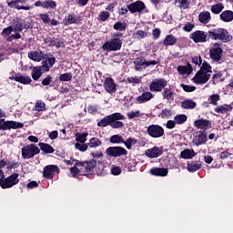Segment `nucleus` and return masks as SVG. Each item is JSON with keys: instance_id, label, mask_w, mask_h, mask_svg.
Returning a JSON list of instances; mask_svg holds the SVG:
<instances>
[{"instance_id": "f257e3e1", "label": "nucleus", "mask_w": 233, "mask_h": 233, "mask_svg": "<svg viewBox=\"0 0 233 233\" xmlns=\"http://www.w3.org/2000/svg\"><path fill=\"white\" fill-rule=\"evenodd\" d=\"M209 37L214 39V41H222V43H228L232 41V35L228 34V31L225 28H217L211 31H208Z\"/></svg>"}, {"instance_id": "f03ea898", "label": "nucleus", "mask_w": 233, "mask_h": 233, "mask_svg": "<svg viewBox=\"0 0 233 233\" xmlns=\"http://www.w3.org/2000/svg\"><path fill=\"white\" fill-rule=\"evenodd\" d=\"M123 45V41L119 38V35H114L110 40L106 41L102 48L106 52H117V50H121V46Z\"/></svg>"}, {"instance_id": "7ed1b4c3", "label": "nucleus", "mask_w": 233, "mask_h": 233, "mask_svg": "<svg viewBox=\"0 0 233 233\" xmlns=\"http://www.w3.org/2000/svg\"><path fill=\"white\" fill-rule=\"evenodd\" d=\"M41 150L34 144L22 147V157L24 159H32L34 156H37Z\"/></svg>"}, {"instance_id": "20e7f679", "label": "nucleus", "mask_w": 233, "mask_h": 233, "mask_svg": "<svg viewBox=\"0 0 233 233\" xmlns=\"http://www.w3.org/2000/svg\"><path fill=\"white\" fill-rule=\"evenodd\" d=\"M17 183H19V174L17 173H14L6 178H0V187L2 188H12Z\"/></svg>"}, {"instance_id": "39448f33", "label": "nucleus", "mask_w": 233, "mask_h": 233, "mask_svg": "<svg viewBox=\"0 0 233 233\" xmlns=\"http://www.w3.org/2000/svg\"><path fill=\"white\" fill-rule=\"evenodd\" d=\"M167 85H168V82L166 79L156 78L150 83L149 90L151 92H161L162 90H165V88H167Z\"/></svg>"}, {"instance_id": "423d86ee", "label": "nucleus", "mask_w": 233, "mask_h": 233, "mask_svg": "<svg viewBox=\"0 0 233 233\" xmlns=\"http://www.w3.org/2000/svg\"><path fill=\"white\" fill-rule=\"evenodd\" d=\"M189 38L195 43H207L208 41V35L205 31L197 30L190 34Z\"/></svg>"}, {"instance_id": "0eeeda50", "label": "nucleus", "mask_w": 233, "mask_h": 233, "mask_svg": "<svg viewBox=\"0 0 233 233\" xmlns=\"http://www.w3.org/2000/svg\"><path fill=\"white\" fill-rule=\"evenodd\" d=\"M114 119H125V116L121 113H114L105 116L102 120L97 123V127H108Z\"/></svg>"}, {"instance_id": "6e6552de", "label": "nucleus", "mask_w": 233, "mask_h": 233, "mask_svg": "<svg viewBox=\"0 0 233 233\" xmlns=\"http://www.w3.org/2000/svg\"><path fill=\"white\" fill-rule=\"evenodd\" d=\"M147 134L150 137H163L165 135V129L159 125H151L147 127Z\"/></svg>"}, {"instance_id": "1a4fd4ad", "label": "nucleus", "mask_w": 233, "mask_h": 233, "mask_svg": "<svg viewBox=\"0 0 233 233\" xmlns=\"http://www.w3.org/2000/svg\"><path fill=\"white\" fill-rule=\"evenodd\" d=\"M134 63L136 70H145V68H148V66L157 65V61H148L145 58H137Z\"/></svg>"}, {"instance_id": "9d476101", "label": "nucleus", "mask_w": 233, "mask_h": 233, "mask_svg": "<svg viewBox=\"0 0 233 233\" xmlns=\"http://www.w3.org/2000/svg\"><path fill=\"white\" fill-rule=\"evenodd\" d=\"M209 56L213 61H221V56H223V49L221 48V46L215 43L209 49Z\"/></svg>"}, {"instance_id": "9b49d317", "label": "nucleus", "mask_w": 233, "mask_h": 233, "mask_svg": "<svg viewBox=\"0 0 233 233\" xmlns=\"http://www.w3.org/2000/svg\"><path fill=\"white\" fill-rule=\"evenodd\" d=\"M23 123L15 122V121H6L5 119H0V130H10L12 128H23Z\"/></svg>"}, {"instance_id": "f8f14e48", "label": "nucleus", "mask_w": 233, "mask_h": 233, "mask_svg": "<svg viewBox=\"0 0 233 233\" xmlns=\"http://www.w3.org/2000/svg\"><path fill=\"white\" fill-rule=\"evenodd\" d=\"M106 154L111 157H119L121 156H127V149L121 147H111L106 150Z\"/></svg>"}, {"instance_id": "ddd939ff", "label": "nucleus", "mask_w": 233, "mask_h": 233, "mask_svg": "<svg viewBox=\"0 0 233 233\" xmlns=\"http://www.w3.org/2000/svg\"><path fill=\"white\" fill-rule=\"evenodd\" d=\"M207 141H208L207 133H205L203 131H197L193 135L192 143L196 147H199L200 145H205V143H207Z\"/></svg>"}, {"instance_id": "4468645a", "label": "nucleus", "mask_w": 233, "mask_h": 233, "mask_svg": "<svg viewBox=\"0 0 233 233\" xmlns=\"http://www.w3.org/2000/svg\"><path fill=\"white\" fill-rule=\"evenodd\" d=\"M76 167H81V170L86 174L92 172L96 167H97V162L94 159L87 162H79L76 164Z\"/></svg>"}, {"instance_id": "2eb2a0df", "label": "nucleus", "mask_w": 233, "mask_h": 233, "mask_svg": "<svg viewBox=\"0 0 233 233\" xmlns=\"http://www.w3.org/2000/svg\"><path fill=\"white\" fill-rule=\"evenodd\" d=\"M104 88L107 94H116L117 92V85L112 77H106L104 82Z\"/></svg>"}, {"instance_id": "dca6fc26", "label": "nucleus", "mask_w": 233, "mask_h": 233, "mask_svg": "<svg viewBox=\"0 0 233 233\" xmlns=\"http://www.w3.org/2000/svg\"><path fill=\"white\" fill-rule=\"evenodd\" d=\"M56 174H59V167L49 165L44 167V177L46 179H52Z\"/></svg>"}, {"instance_id": "f3484780", "label": "nucleus", "mask_w": 233, "mask_h": 233, "mask_svg": "<svg viewBox=\"0 0 233 233\" xmlns=\"http://www.w3.org/2000/svg\"><path fill=\"white\" fill-rule=\"evenodd\" d=\"M209 79L210 76L201 71H198L195 76L192 78V81L196 85H205L206 83H208Z\"/></svg>"}, {"instance_id": "a211bd4d", "label": "nucleus", "mask_w": 233, "mask_h": 233, "mask_svg": "<svg viewBox=\"0 0 233 233\" xmlns=\"http://www.w3.org/2000/svg\"><path fill=\"white\" fill-rule=\"evenodd\" d=\"M25 0H13L7 3L9 8H15V10H30V6H25Z\"/></svg>"}, {"instance_id": "6ab92c4d", "label": "nucleus", "mask_w": 233, "mask_h": 233, "mask_svg": "<svg viewBox=\"0 0 233 233\" xmlns=\"http://www.w3.org/2000/svg\"><path fill=\"white\" fill-rule=\"evenodd\" d=\"M127 8L131 14H136L137 12H143L145 10V3L141 1H137L135 3H131L127 5Z\"/></svg>"}, {"instance_id": "aec40b11", "label": "nucleus", "mask_w": 233, "mask_h": 233, "mask_svg": "<svg viewBox=\"0 0 233 233\" xmlns=\"http://www.w3.org/2000/svg\"><path fill=\"white\" fill-rule=\"evenodd\" d=\"M194 127L198 128L199 130H208L212 127L210 122L207 119H198L194 122Z\"/></svg>"}, {"instance_id": "412c9836", "label": "nucleus", "mask_w": 233, "mask_h": 233, "mask_svg": "<svg viewBox=\"0 0 233 233\" xmlns=\"http://www.w3.org/2000/svg\"><path fill=\"white\" fill-rule=\"evenodd\" d=\"M174 96H176V93L168 87H165L162 91L163 99L167 103H172V101H174Z\"/></svg>"}, {"instance_id": "4be33fe9", "label": "nucleus", "mask_w": 233, "mask_h": 233, "mask_svg": "<svg viewBox=\"0 0 233 233\" xmlns=\"http://www.w3.org/2000/svg\"><path fill=\"white\" fill-rule=\"evenodd\" d=\"M151 99H154V94L151 92H144L137 97L136 101L141 105L143 103H147V101H150Z\"/></svg>"}, {"instance_id": "5701e85b", "label": "nucleus", "mask_w": 233, "mask_h": 233, "mask_svg": "<svg viewBox=\"0 0 233 233\" xmlns=\"http://www.w3.org/2000/svg\"><path fill=\"white\" fill-rule=\"evenodd\" d=\"M161 154H163V150H161V148H159L157 147H154L146 151V156H147V157H151V158L159 157V156H161Z\"/></svg>"}, {"instance_id": "b1692460", "label": "nucleus", "mask_w": 233, "mask_h": 233, "mask_svg": "<svg viewBox=\"0 0 233 233\" xmlns=\"http://www.w3.org/2000/svg\"><path fill=\"white\" fill-rule=\"evenodd\" d=\"M28 57L29 59H32V61H36L39 63L40 61H43L45 54L41 52V50L32 51L28 54Z\"/></svg>"}, {"instance_id": "393cba45", "label": "nucleus", "mask_w": 233, "mask_h": 233, "mask_svg": "<svg viewBox=\"0 0 233 233\" xmlns=\"http://www.w3.org/2000/svg\"><path fill=\"white\" fill-rule=\"evenodd\" d=\"M150 174H152V176H160L165 177V176H168V169L163 167H155L150 169Z\"/></svg>"}, {"instance_id": "a878e982", "label": "nucleus", "mask_w": 233, "mask_h": 233, "mask_svg": "<svg viewBox=\"0 0 233 233\" xmlns=\"http://www.w3.org/2000/svg\"><path fill=\"white\" fill-rule=\"evenodd\" d=\"M232 110V106L230 105H221V106H218L217 107H215L214 112H216V114H227L228 112H230Z\"/></svg>"}, {"instance_id": "bb28decb", "label": "nucleus", "mask_w": 233, "mask_h": 233, "mask_svg": "<svg viewBox=\"0 0 233 233\" xmlns=\"http://www.w3.org/2000/svg\"><path fill=\"white\" fill-rule=\"evenodd\" d=\"M220 19L224 23H230L233 21V12L230 10H226L220 14Z\"/></svg>"}, {"instance_id": "cd10ccee", "label": "nucleus", "mask_w": 233, "mask_h": 233, "mask_svg": "<svg viewBox=\"0 0 233 233\" xmlns=\"http://www.w3.org/2000/svg\"><path fill=\"white\" fill-rule=\"evenodd\" d=\"M210 19H211L210 12L208 11L201 12L198 15V21L200 23H203V25H207L208 23H210Z\"/></svg>"}, {"instance_id": "c85d7f7f", "label": "nucleus", "mask_w": 233, "mask_h": 233, "mask_svg": "<svg viewBox=\"0 0 233 233\" xmlns=\"http://www.w3.org/2000/svg\"><path fill=\"white\" fill-rule=\"evenodd\" d=\"M198 71L202 72L203 74L208 75L209 77H211V76H212V66H209V64L205 60L202 62L200 70H198Z\"/></svg>"}, {"instance_id": "c756f323", "label": "nucleus", "mask_w": 233, "mask_h": 233, "mask_svg": "<svg viewBox=\"0 0 233 233\" xmlns=\"http://www.w3.org/2000/svg\"><path fill=\"white\" fill-rule=\"evenodd\" d=\"M10 79H14L15 81H17L18 83H22V85H30L32 83V78L30 76H18L15 77H10Z\"/></svg>"}, {"instance_id": "7c9ffc66", "label": "nucleus", "mask_w": 233, "mask_h": 233, "mask_svg": "<svg viewBox=\"0 0 233 233\" xmlns=\"http://www.w3.org/2000/svg\"><path fill=\"white\" fill-rule=\"evenodd\" d=\"M177 39L175 38L174 35H168L166 36V38L164 39L163 45L165 46H174V44L177 43Z\"/></svg>"}, {"instance_id": "2f4dec72", "label": "nucleus", "mask_w": 233, "mask_h": 233, "mask_svg": "<svg viewBox=\"0 0 233 233\" xmlns=\"http://www.w3.org/2000/svg\"><path fill=\"white\" fill-rule=\"evenodd\" d=\"M31 76H32L34 81H37L39 79V77H41L43 76L41 67H39V66L33 67Z\"/></svg>"}, {"instance_id": "473e14b6", "label": "nucleus", "mask_w": 233, "mask_h": 233, "mask_svg": "<svg viewBox=\"0 0 233 233\" xmlns=\"http://www.w3.org/2000/svg\"><path fill=\"white\" fill-rule=\"evenodd\" d=\"M194 156H196V153L192 149H185L180 153L183 159H192Z\"/></svg>"}, {"instance_id": "72a5a7b5", "label": "nucleus", "mask_w": 233, "mask_h": 233, "mask_svg": "<svg viewBox=\"0 0 233 233\" xmlns=\"http://www.w3.org/2000/svg\"><path fill=\"white\" fill-rule=\"evenodd\" d=\"M196 105H197L196 102H194V100H190V99L184 100L181 103L182 108H185V109L196 108Z\"/></svg>"}, {"instance_id": "f704fd0d", "label": "nucleus", "mask_w": 233, "mask_h": 233, "mask_svg": "<svg viewBox=\"0 0 233 233\" xmlns=\"http://www.w3.org/2000/svg\"><path fill=\"white\" fill-rule=\"evenodd\" d=\"M187 170L188 172H196L201 168V163L199 162H190L187 164Z\"/></svg>"}, {"instance_id": "c9c22d12", "label": "nucleus", "mask_w": 233, "mask_h": 233, "mask_svg": "<svg viewBox=\"0 0 233 233\" xmlns=\"http://www.w3.org/2000/svg\"><path fill=\"white\" fill-rule=\"evenodd\" d=\"M102 145V142L101 140H99V138H96V137H92L90 140H89V143H88V148H97V147H101Z\"/></svg>"}, {"instance_id": "e433bc0d", "label": "nucleus", "mask_w": 233, "mask_h": 233, "mask_svg": "<svg viewBox=\"0 0 233 233\" xmlns=\"http://www.w3.org/2000/svg\"><path fill=\"white\" fill-rule=\"evenodd\" d=\"M70 174L73 177H76V176H85V173L83 172V169H81V167L79 168L75 166L70 168Z\"/></svg>"}, {"instance_id": "4c0bfd02", "label": "nucleus", "mask_w": 233, "mask_h": 233, "mask_svg": "<svg viewBox=\"0 0 233 233\" xmlns=\"http://www.w3.org/2000/svg\"><path fill=\"white\" fill-rule=\"evenodd\" d=\"M224 8H225V5H223V4L218 3L211 6V12L212 14H221Z\"/></svg>"}, {"instance_id": "58836bf2", "label": "nucleus", "mask_w": 233, "mask_h": 233, "mask_svg": "<svg viewBox=\"0 0 233 233\" xmlns=\"http://www.w3.org/2000/svg\"><path fill=\"white\" fill-rule=\"evenodd\" d=\"M39 147L42 152H46V154H53L54 152V147L48 144L39 143Z\"/></svg>"}, {"instance_id": "ea45409f", "label": "nucleus", "mask_w": 233, "mask_h": 233, "mask_svg": "<svg viewBox=\"0 0 233 233\" xmlns=\"http://www.w3.org/2000/svg\"><path fill=\"white\" fill-rule=\"evenodd\" d=\"M221 99V96L219 94H213L209 96L208 102L209 105H213V106H218V101Z\"/></svg>"}, {"instance_id": "a19ab883", "label": "nucleus", "mask_w": 233, "mask_h": 233, "mask_svg": "<svg viewBox=\"0 0 233 233\" xmlns=\"http://www.w3.org/2000/svg\"><path fill=\"white\" fill-rule=\"evenodd\" d=\"M57 6V4L54 0L44 1L43 8H46L47 10H54Z\"/></svg>"}, {"instance_id": "79ce46f5", "label": "nucleus", "mask_w": 233, "mask_h": 233, "mask_svg": "<svg viewBox=\"0 0 233 233\" xmlns=\"http://www.w3.org/2000/svg\"><path fill=\"white\" fill-rule=\"evenodd\" d=\"M148 35V33L143 30H137L133 34L134 39H145Z\"/></svg>"}, {"instance_id": "37998d69", "label": "nucleus", "mask_w": 233, "mask_h": 233, "mask_svg": "<svg viewBox=\"0 0 233 233\" xmlns=\"http://www.w3.org/2000/svg\"><path fill=\"white\" fill-rule=\"evenodd\" d=\"M88 136V133H77L76 135V143H86V137Z\"/></svg>"}, {"instance_id": "c03bdc74", "label": "nucleus", "mask_w": 233, "mask_h": 233, "mask_svg": "<svg viewBox=\"0 0 233 233\" xmlns=\"http://www.w3.org/2000/svg\"><path fill=\"white\" fill-rule=\"evenodd\" d=\"M174 120L177 125H183L187 121V115H177Z\"/></svg>"}, {"instance_id": "a18cd8bd", "label": "nucleus", "mask_w": 233, "mask_h": 233, "mask_svg": "<svg viewBox=\"0 0 233 233\" xmlns=\"http://www.w3.org/2000/svg\"><path fill=\"white\" fill-rule=\"evenodd\" d=\"M75 147L76 148V150H79L80 152H86V150H88V144L76 142Z\"/></svg>"}, {"instance_id": "49530a36", "label": "nucleus", "mask_w": 233, "mask_h": 233, "mask_svg": "<svg viewBox=\"0 0 233 233\" xmlns=\"http://www.w3.org/2000/svg\"><path fill=\"white\" fill-rule=\"evenodd\" d=\"M176 3L177 5H178V8H181L182 10H187V8H188V5H190V2H188V0H178Z\"/></svg>"}, {"instance_id": "de8ad7c7", "label": "nucleus", "mask_w": 233, "mask_h": 233, "mask_svg": "<svg viewBox=\"0 0 233 233\" xmlns=\"http://www.w3.org/2000/svg\"><path fill=\"white\" fill-rule=\"evenodd\" d=\"M110 127L111 128H122L123 122H121V119H113L111 120Z\"/></svg>"}, {"instance_id": "09e8293b", "label": "nucleus", "mask_w": 233, "mask_h": 233, "mask_svg": "<svg viewBox=\"0 0 233 233\" xmlns=\"http://www.w3.org/2000/svg\"><path fill=\"white\" fill-rule=\"evenodd\" d=\"M46 106H45V102L42 101H37L35 105V110L36 112H43L46 110Z\"/></svg>"}, {"instance_id": "8fccbe9b", "label": "nucleus", "mask_w": 233, "mask_h": 233, "mask_svg": "<svg viewBox=\"0 0 233 233\" xmlns=\"http://www.w3.org/2000/svg\"><path fill=\"white\" fill-rule=\"evenodd\" d=\"M143 114L140 111H129L127 113V117L129 119H134V117H141Z\"/></svg>"}, {"instance_id": "3c124183", "label": "nucleus", "mask_w": 233, "mask_h": 233, "mask_svg": "<svg viewBox=\"0 0 233 233\" xmlns=\"http://www.w3.org/2000/svg\"><path fill=\"white\" fill-rule=\"evenodd\" d=\"M196 27V25L190 22H187L182 28V30H184V32H192V30H194V28Z\"/></svg>"}, {"instance_id": "603ef678", "label": "nucleus", "mask_w": 233, "mask_h": 233, "mask_svg": "<svg viewBox=\"0 0 233 233\" xmlns=\"http://www.w3.org/2000/svg\"><path fill=\"white\" fill-rule=\"evenodd\" d=\"M127 28V25L121 23V22H116L115 25H114V29L115 30H119L120 32H123V30H126Z\"/></svg>"}, {"instance_id": "864d4df0", "label": "nucleus", "mask_w": 233, "mask_h": 233, "mask_svg": "<svg viewBox=\"0 0 233 233\" xmlns=\"http://www.w3.org/2000/svg\"><path fill=\"white\" fill-rule=\"evenodd\" d=\"M108 17H110V13H108L107 11H102L98 15V19L100 21H106Z\"/></svg>"}, {"instance_id": "5fc2aeb1", "label": "nucleus", "mask_w": 233, "mask_h": 233, "mask_svg": "<svg viewBox=\"0 0 233 233\" xmlns=\"http://www.w3.org/2000/svg\"><path fill=\"white\" fill-rule=\"evenodd\" d=\"M126 145L127 148L130 150L132 148V145H136L137 141L134 138H128L127 141L122 142Z\"/></svg>"}, {"instance_id": "6e6d98bb", "label": "nucleus", "mask_w": 233, "mask_h": 233, "mask_svg": "<svg viewBox=\"0 0 233 233\" xmlns=\"http://www.w3.org/2000/svg\"><path fill=\"white\" fill-rule=\"evenodd\" d=\"M160 116L163 119H168V117L172 116V111H170L169 109H163L160 113Z\"/></svg>"}, {"instance_id": "4d7b16f0", "label": "nucleus", "mask_w": 233, "mask_h": 233, "mask_svg": "<svg viewBox=\"0 0 233 233\" xmlns=\"http://www.w3.org/2000/svg\"><path fill=\"white\" fill-rule=\"evenodd\" d=\"M60 81H71L72 80V74L71 73H65L59 76Z\"/></svg>"}, {"instance_id": "13d9d810", "label": "nucleus", "mask_w": 233, "mask_h": 233, "mask_svg": "<svg viewBox=\"0 0 233 233\" xmlns=\"http://www.w3.org/2000/svg\"><path fill=\"white\" fill-rule=\"evenodd\" d=\"M222 77H223V74L221 73H216L215 75H213V77H212L213 85L219 83Z\"/></svg>"}, {"instance_id": "bf43d9fd", "label": "nucleus", "mask_w": 233, "mask_h": 233, "mask_svg": "<svg viewBox=\"0 0 233 233\" xmlns=\"http://www.w3.org/2000/svg\"><path fill=\"white\" fill-rule=\"evenodd\" d=\"M110 142L111 143H125V141H123V138L117 135L112 136L110 138Z\"/></svg>"}, {"instance_id": "052dcab7", "label": "nucleus", "mask_w": 233, "mask_h": 233, "mask_svg": "<svg viewBox=\"0 0 233 233\" xmlns=\"http://www.w3.org/2000/svg\"><path fill=\"white\" fill-rule=\"evenodd\" d=\"M38 67L41 68L43 72H49L51 68L50 65L48 64V61L42 62V66Z\"/></svg>"}, {"instance_id": "680f3d73", "label": "nucleus", "mask_w": 233, "mask_h": 233, "mask_svg": "<svg viewBox=\"0 0 233 233\" xmlns=\"http://www.w3.org/2000/svg\"><path fill=\"white\" fill-rule=\"evenodd\" d=\"M74 23H76V17H74V15H69L67 18L65 20L66 25H74Z\"/></svg>"}, {"instance_id": "e2e57ef3", "label": "nucleus", "mask_w": 233, "mask_h": 233, "mask_svg": "<svg viewBox=\"0 0 233 233\" xmlns=\"http://www.w3.org/2000/svg\"><path fill=\"white\" fill-rule=\"evenodd\" d=\"M51 45L53 46H56V48H61V47L65 46V43H63V41H61L59 39L54 40Z\"/></svg>"}, {"instance_id": "0e129e2a", "label": "nucleus", "mask_w": 233, "mask_h": 233, "mask_svg": "<svg viewBox=\"0 0 233 233\" xmlns=\"http://www.w3.org/2000/svg\"><path fill=\"white\" fill-rule=\"evenodd\" d=\"M183 90H185V92H194V90H196V86H188V85H181Z\"/></svg>"}, {"instance_id": "69168bd1", "label": "nucleus", "mask_w": 233, "mask_h": 233, "mask_svg": "<svg viewBox=\"0 0 233 233\" xmlns=\"http://www.w3.org/2000/svg\"><path fill=\"white\" fill-rule=\"evenodd\" d=\"M192 63L198 65V66H201V65H203V60L201 59V56H193Z\"/></svg>"}, {"instance_id": "338daca9", "label": "nucleus", "mask_w": 233, "mask_h": 233, "mask_svg": "<svg viewBox=\"0 0 233 233\" xmlns=\"http://www.w3.org/2000/svg\"><path fill=\"white\" fill-rule=\"evenodd\" d=\"M128 83H133L135 85H137V83L141 82V77H137V76H131L127 78Z\"/></svg>"}, {"instance_id": "774afa93", "label": "nucleus", "mask_w": 233, "mask_h": 233, "mask_svg": "<svg viewBox=\"0 0 233 233\" xmlns=\"http://www.w3.org/2000/svg\"><path fill=\"white\" fill-rule=\"evenodd\" d=\"M12 32H13L12 26L6 27L2 31V35L3 37H7V35H10Z\"/></svg>"}]
</instances>
